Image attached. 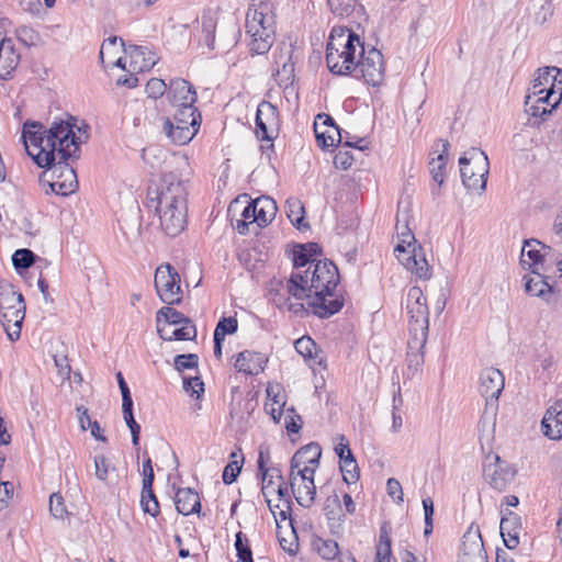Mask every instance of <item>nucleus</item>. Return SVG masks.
Listing matches in <instances>:
<instances>
[{
  "mask_svg": "<svg viewBox=\"0 0 562 562\" xmlns=\"http://www.w3.org/2000/svg\"><path fill=\"white\" fill-rule=\"evenodd\" d=\"M22 140L27 154L38 167H49L58 157H77L79 145L74 125L68 121L54 122L49 128L35 121L23 124Z\"/></svg>",
  "mask_w": 562,
  "mask_h": 562,
  "instance_id": "obj_1",
  "label": "nucleus"
},
{
  "mask_svg": "<svg viewBox=\"0 0 562 562\" xmlns=\"http://www.w3.org/2000/svg\"><path fill=\"white\" fill-rule=\"evenodd\" d=\"M150 206L155 209L160 227L167 236L179 235L187 225L188 188L177 175L165 173L159 187L149 192Z\"/></svg>",
  "mask_w": 562,
  "mask_h": 562,
  "instance_id": "obj_2",
  "label": "nucleus"
},
{
  "mask_svg": "<svg viewBox=\"0 0 562 562\" xmlns=\"http://www.w3.org/2000/svg\"><path fill=\"white\" fill-rule=\"evenodd\" d=\"M363 44L359 35L342 26H335L326 45L328 69L339 76L350 75L357 69V56Z\"/></svg>",
  "mask_w": 562,
  "mask_h": 562,
  "instance_id": "obj_3",
  "label": "nucleus"
},
{
  "mask_svg": "<svg viewBox=\"0 0 562 562\" xmlns=\"http://www.w3.org/2000/svg\"><path fill=\"white\" fill-rule=\"evenodd\" d=\"M276 15L272 2H252L246 14V33L248 46L252 54L269 52L274 42Z\"/></svg>",
  "mask_w": 562,
  "mask_h": 562,
  "instance_id": "obj_4",
  "label": "nucleus"
},
{
  "mask_svg": "<svg viewBox=\"0 0 562 562\" xmlns=\"http://www.w3.org/2000/svg\"><path fill=\"white\" fill-rule=\"evenodd\" d=\"M302 272H292L291 277L286 280L274 279L270 282L269 300L279 310H286L294 315L307 313L305 304L306 300L305 290L302 283Z\"/></svg>",
  "mask_w": 562,
  "mask_h": 562,
  "instance_id": "obj_5",
  "label": "nucleus"
},
{
  "mask_svg": "<svg viewBox=\"0 0 562 562\" xmlns=\"http://www.w3.org/2000/svg\"><path fill=\"white\" fill-rule=\"evenodd\" d=\"M407 314L409 315L408 345L411 348L423 350L427 342L429 329V311L426 297L418 286H412L407 292L406 303Z\"/></svg>",
  "mask_w": 562,
  "mask_h": 562,
  "instance_id": "obj_6",
  "label": "nucleus"
},
{
  "mask_svg": "<svg viewBox=\"0 0 562 562\" xmlns=\"http://www.w3.org/2000/svg\"><path fill=\"white\" fill-rule=\"evenodd\" d=\"M25 317V303L23 295L12 285L0 286V323L11 341L21 336L22 324Z\"/></svg>",
  "mask_w": 562,
  "mask_h": 562,
  "instance_id": "obj_7",
  "label": "nucleus"
},
{
  "mask_svg": "<svg viewBox=\"0 0 562 562\" xmlns=\"http://www.w3.org/2000/svg\"><path fill=\"white\" fill-rule=\"evenodd\" d=\"M201 126V114L195 106L175 109L172 119L166 117L164 132L177 145L188 144Z\"/></svg>",
  "mask_w": 562,
  "mask_h": 562,
  "instance_id": "obj_8",
  "label": "nucleus"
},
{
  "mask_svg": "<svg viewBox=\"0 0 562 562\" xmlns=\"http://www.w3.org/2000/svg\"><path fill=\"white\" fill-rule=\"evenodd\" d=\"M459 164L463 186L480 194L484 192L490 171L486 154L479 148H471L460 157Z\"/></svg>",
  "mask_w": 562,
  "mask_h": 562,
  "instance_id": "obj_9",
  "label": "nucleus"
},
{
  "mask_svg": "<svg viewBox=\"0 0 562 562\" xmlns=\"http://www.w3.org/2000/svg\"><path fill=\"white\" fill-rule=\"evenodd\" d=\"M339 282V273L335 263L330 260H318L314 266L307 267L302 272V283L306 297L319 294L328 290H336Z\"/></svg>",
  "mask_w": 562,
  "mask_h": 562,
  "instance_id": "obj_10",
  "label": "nucleus"
},
{
  "mask_svg": "<svg viewBox=\"0 0 562 562\" xmlns=\"http://www.w3.org/2000/svg\"><path fill=\"white\" fill-rule=\"evenodd\" d=\"M155 289L160 300L176 304L181 300L180 277L169 263L160 265L155 272Z\"/></svg>",
  "mask_w": 562,
  "mask_h": 562,
  "instance_id": "obj_11",
  "label": "nucleus"
},
{
  "mask_svg": "<svg viewBox=\"0 0 562 562\" xmlns=\"http://www.w3.org/2000/svg\"><path fill=\"white\" fill-rule=\"evenodd\" d=\"M48 168H52L53 180L47 183L48 189L45 190L47 194L54 192L66 196L77 190V175L75 169L69 166L68 159H60L58 157Z\"/></svg>",
  "mask_w": 562,
  "mask_h": 562,
  "instance_id": "obj_12",
  "label": "nucleus"
},
{
  "mask_svg": "<svg viewBox=\"0 0 562 562\" xmlns=\"http://www.w3.org/2000/svg\"><path fill=\"white\" fill-rule=\"evenodd\" d=\"M360 59L357 60V68L368 85L380 86L384 80L385 66L382 53L371 47L366 50L364 46L359 50Z\"/></svg>",
  "mask_w": 562,
  "mask_h": 562,
  "instance_id": "obj_13",
  "label": "nucleus"
},
{
  "mask_svg": "<svg viewBox=\"0 0 562 562\" xmlns=\"http://www.w3.org/2000/svg\"><path fill=\"white\" fill-rule=\"evenodd\" d=\"M314 476V473L302 472L301 470H290L289 473L291 492L296 502L305 508H310L315 502L316 486Z\"/></svg>",
  "mask_w": 562,
  "mask_h": 562,
  "instance_id": "obj_14",
  "label": "nucleus"
},
{
  "mask_svg": "<svg viewBox=\"0 0 562 562\" xmlns=\"http://www.w3.org/2000/svg\"><path fill=\"white\" fill-rule=\"evenodd\" d=\"M279 128L278 109L268 101L259 103L256 112V135L262 140H272Z\"/></svg>",
  "mask_w": 562,
  "mask_h": 562,
  "instance_id": "obj_15",
  "label": "nucleus"
},
{
  "mask_svg": "<svg viewBox=\"0 0 562 562\" xmlns=\"http://www.w3.org/2000/svg\"><path fill=\"white\" fill-rule=\"evenodd\" d=\"M307 312L311 311L313 314L321 318H327L338 313L344 306V299L336 293V290H328L319 294H314L306 297Z\"/></svg>",
  "mask_w": 562,
  "mask_h": 562,
  "instance_id": "obj_16",
  "label": "nucleus"
},
{
  "mask_svg": "<svg viewBox=\"0 0 562 562\" xmlns=\"http://www.w3.org/2000/svg\"><path fill=\"white\" fill-rule=\"evenodd\" d=\"M548 90L562 91V70L557 67L539 69L529 89L528 99L547 92Z\"/></svg>",
  "mask_w": 562,
  "mask_h": 562,
  "instance_id": "obj_17",
  "label": "nucleus"
},
{
  "mask_svg": "<svg viewBox=\"0 0 562 562\" xmlns=\"http://www.w3.org/2000/svg\"><path fill=\"white\" fill-rule=\"evenodd\" d=\"M314 132L317 144L323 149L333 147L342 140L338 126L328 114H318L316 116Z\"/></svg>",
  "mask_w": 562,
  "mask_h": 562,
  "instance_id": "obj_18",
  "label": "nucleus"
},
{
  "mask_svg": "<svg viewBox=\"0 0 562 562\" xmlns=\"http://www.w3.org/2000/svg\"><path fill=\"white\" fill-rule=\"evenodd\" d=\"M484 474L493 488L504 491L514 480L515 470L498 456H494V462H490L485 467Z\"/></svg>",
  "mask_w": 562,
  "mask_h": 562,
  "instance_id": "obj_19",
  "label": "nucleus"
},
{
  "mask_svg": "<svg viewBox=\"0 0 562 562\" xmlns=\"http://www.w3.org/2000/svg\"><path fill=\"white\" fill-rule=\"evenodd\" d=\"M167 97L175 109L194 106L198 98L194 87L189 81L181 78L170 81Z\"/></svg>",
  "mask_w": 562,
  "mask_h": 562,
  "instance_id": "obj_20",
  "label": "nucleus"
},
{
  "mask_svg": "<svg viewBox=\"0 0 562 562\" xmlns=\"http://www.w3.org/2000/svg\"><path fill=\"white\" fill-rule=\"evenodd\" d=\"M562 101V91L548 90L535 95V99L526 97V111L532 116H543L551 113Z\"/></svg>",
  "mask_w": 562,
  "mask_h": 562,
  "instance_id": "obj_21",
  "label": "nucleus"
},
{
  "mask_svg": "<svg viewBox=\"0 0 562 562\" xmlns=\"http://www.w3.org/2000/svg\"><path fill=\"white\" fill-rule=\"evenodd\" d=\"M322 449L317 443H308L299 449L291 459L290 470H301L302 472H316L319 465Z\"/></svg>",
  "mask_w": 562,
  "mask_h": 562,
  "instance_id": "obj_22",
  "label": "nucleus"
},
{
  "mask_svg": "<svg viewBox=\"0 0 562 562\" xmlns=\"http://www.w3.org/2000/svg\"><path fill=\"white\" fill-rule=\"evenodd\" d=\"M459 562H487L484 543L479 528L475 531L470 528L463 536L462 554Z\"/></svg>",
  "mask_w": 562,
  "mask_h": 562,
  "instance_id": "obj_23",
  "label": "nucleus"
},
{
  "mask_svg": "<svg viewBox=\"0 0 562 562\" xmlns=\"http://www.w3.org/2000/svg\"><path fill=\"white\" fill-rule=\"evenodd\" d=\"M504 385V376L498 369L485 368L481 371L479 390L486 400L498 398Z\"/></svg>",
  "mask_w": 562,
  "mask_h": 562,
  "instance_id": "obj_24",
  "label": "nucleus"
},
{
  "mask_svg": "<svg viewBox=\"0 0 562 562\" xmlns=\"http://www.w3.org/2000/svg\"><path fill=\"white\" fill-rule=\"evenodd\" d=\"M521 528L520 517L516 513L509 509L503 512L499 530L504 543L509 550H513L518 546Z\"/></svg>",
  "mask_w": 562,
  "mask_h": 562,
  "instance_id": "obj_25",
  "label": "nucleus"
},
{
  "mask_svg": "<svg viewBox=\"0 0 562 562\" xmlns=\"http://www.w3.org/2000/svg\"><path fill=\"white\" fill-rule=\"evenodd\" d=\"M130 57V71L143 72L151 69L158 61L156 53L149 50L145 46L130 45L124 48Z\"/></svg>",
  "mask_w": 562,
  "mask_h": 562,
  "instance_id": "obj_26",
  "label": "nucleus"
},
{
  "mask_svg": "<svg viewBox=\"0 0 562 562\" xmlns=\"http://www.w3.org/2000/svg\"><path fill=\"white\" fill-rule=\"evenodd\" d=\"M267 361L265 355L260 352L244 350L238 353L235 368L238 372L257 375L265 370Z\"/></svg>",
  "mask_w": 562,
  "mask_h": 562,
  "instance_id": "obj_27",
  "label": "nucleus"
},
{
  "mask_svg": "<svg viewBox=\"0 0 562 562\" xmlns=\"http://www.w3.org/2000/svg\"><path fill=\"white\" fill-rule=\"evenodd\" d=\"M543 434L553 440L562 439V400L547 409L542 419Z\"/></svg>",
  "mask_w": 562,
  "mask_h": 562,
  "instance_id": "obj_28",
  "label": "nucleus"
},
{
  "mask_svg": "<svg viewBox=\"0 0 562 562\" xmlns=\"http://www.w3.org/2000/svg\"><path fill=\"white\" fill-rule=\"evenodd\" d=\"M261 476V493L265 497V501L274 517H277V512L272 507V502L270 495L274 494V487L277 484L283 480L281 470L278 467H270L265 470L258 471Z\"/></svg>",
  "mask_w": 562,
  "mask_h": 562,
  "instance_id": "obj_29",
  "label": "nucleus"
},
{
  "mask_svg": "<svg viewBox=\"0 0 562 562\" xmlns=\"http://www.w3.org/2000/svg\"><path fill=\"white\" fill-rule=\"evenodd\" d=\"M273 63L277 75L289 80L294 71L291 46L286 44L279 45L273 52Z\"/></svg>",
  "mask_w": 562,
  "mask_h": 562,
  "instance_id": "obj_30",
  "label": "nucleus"
},
{
  "mask_svg": "<svg viewBox=\"0 0 562 562\" xmlns=\"http://www.w3.org/2000/svg\"><path fill=\"white\" fill-rule=\"evenodd\" d=\"M176 508L179 514L188 516L193 513H199L201 503L199 494L192 488H179L176 493Z\"/></svg>",
  "mask_w": 562,
  "mask_h": 562,
  "instance_id": "obj_31",
  "label": "nucleus"
},
{
  "mask_svg": "<svg viewBox=\"0 0 562 562\" xmlns=\"http://www.w3.org/2000/svg\"><path fill=\"white\" fill-rule=\"evenodd\" d=\"M252 212H257V224L258 226L268 225L276 216L278 207L276 201L270 198L262 195L251 202Z\"/></svg>",
  "mask_w": 562,
  "mask_h": 562,
  "instance_id": "obj_32",
  "label": "nucleus"
},
{
  "mask_svg": "<svg viewBox=\"0 0 562 562\" xmlns=\"http://www.w3.org/2000/svg\"><path fill=\"white\" fill-rule=\"evenodd\" d=\"M525 290L528 294L541 297L547 302H549L552 293L551 285H549V283L539 273L526 278Z\"/></svg>",
  "mask_w": 562,
  "mask_h": 562,
  "instance_id": "obj_33",
  "label": "nucleus"
},
{
  "mask_svg": "<svg viewBox=\"0 0 562 562\" xmlns=\"http://www.w3.org/2000/svg\"><path fill=\"white\" fill-rule=\"evenodd\" d=\"M267 394L269 402L265 404V409L276 423H279L285 405L284 400L280 396L279 386H268Z\"/></svg>",
  "mask_w": 562,
  "mask_h": 562,
  "instance_id": "obj_34",
  "label": "nucleus"
},
{
  "mask_svg": "<svg viewBox=\"0 0 562 562\" xmlns=\"http://www.w3.org/2000/svg\"><path fill=\"white\" fill-rule=\"evenodd\" d=\"M406 270L411 271L419 279H430L431 269L420 247H418V254L415 257H412L411 265L407 267Z\"/></svg>",
  "mask_w": 562,
  "mask_h": 562,
  "instance_id": "obj_35",
  "label": "nucleus"
},
{
  "mask_svg": "<svg viewBox=\"0 0 562 562\" xmlns=\"http://www.w3.org/2000/svg\"><path fill=\"white\" fill-rule=\"evenodd\" d=\"M140 506L144 513L156 517L159 514V503L153 491V484H143Z\"/></svg>",
  "mask_w": 562,
  "mask_h": 562,
  "instance_id": "obj_36",
  "label": "nucleus"
},
{
  "mask_svg": "<svg viewBox=\"0 0 562 562\" xmlns=\"http://www.w3.org/2000/svg\"><path fill=\"white\" fill-rule=\"evenodd\" d=\"M285 212L286 216L290 220V222L296 226L297 228H301L304 221V206L302 202L296 198H290L285 202Z\"/></svg>",
  "mask_w": 562,
  "mask_h": 562,
  "instance_id": "obj_37",
  "label": "nucleus"
},
{
  "mask_svg": "<svg viewBox=\"0 0 562 562\" xmlns=\"http://www.w3.org/2000/svg\"><path fill=\"white\" fill-rule=\"evenodd\" d=\"M313 547L324 560H334L339 553L338 543L331 539L317 538Z\"/></svg>",
  "mask_w": 562,
  "mask_h": 562,
  "instance_id": "obj_38",
  "label": "nucleus"
},
{
  "mask_svg": "<svg viewBox=\"0 0 562 562\" xmlns=\"http://www.w3.org/2000/svg\"><path fill=\"white\" fill-rule=\"evenodd\" d=\"M442 147H443L442 153L439 154L438 157L436 159H432L429 164L430 165V173L432 176V179L439 186H441L443 182V169L447 164L449 143L443 142Z\"/></svg>",
  "mask_w": 562,
  "mask_h": 562,
  "instance_id": "obj_39",
  "label": "nucleus"
},
{
  "mask_svg": "<svg viewBox=\"0 0 562 562\" xmlns=\"http://www.w3.org/2000/svg\"><path fill=\"white\" fill-rule=\"evenodd\" d=\"M184 321L191 319L170 306L161 307L156 314V323L164 322L173 326H178L180 324H184Z\"/></svg>",
  "mask_w": 562,
  "mask_h": 562,
  "instance_id": "obj_40",
  "label": "nucleus"
},
{
  "mask_svg": "<svg viewBox=\"0 0 562 562\" xmlns=\"http://www.w3.org/2000/svg\"><path fill=\"white\" fill-rule=\"evenodd\" d=\"M342 479L347 484L356 483L359 475V468L355 457H350L347 460L339 462Z\"/></svg>",
  "mask_w": 562,
  "mask_h": 562,
  "instance_id": "obj_41",
  "label": "nucleus"
},
{
  "mask_svg": "<svg viewBox=\"0 0 562 562\" xmlns=\"http://www.w3.org/2000/svg\"><path fill=\"white\" fill-rule=\"evenodd\" d=\"M235 549L239 562H254L248 539L241 531L236 533Z\"/></svg>",
  "mask_w": 562,
  "mask_h": 562,
  "instance_id": "obj_42",
  "label": "nucleus"
},
{
  "mask_svg": "<svg viewBox=\"0 0 562 562\" xmlns=\"http://www.w3.org/2000/svg\"><path fill=\"white\" fill-rule=\"evenodd\" d=\"M395 256L397 260L403 265L405 269L411 265L412 257H415L418 254V248L416 247V243L412 246H408L403 243H397L394 248Z\"/></svg>",
  "mask_w": 562,
  "mask_h": 562,
  "instance_id": "obj_43",
  "label": "nucleus"
},
{
  "mask_svg": "<svg viewBox=\"0 0 562 562\" xmlns=\"http://www.w3.org/2000/svg\"><path fill=\"white\" fill-rule=\"evenodd\" d=\"M292 260L295 271L294 272H303L302 268L308 266L313 267L314 262L310 258L306 249L302 244L295 245L292 251Z\"/></svg>",
  "mask_w": 562,
  "mask_h": 562,
  "instance_id": "obj_44",
  "label": "nucleus"
},
{
  "mask_svg": "<svg viewBox=\"0 0 562 562\" xmlns=\"http://www.w3.org/2000/svg\"><path fill=\"white\" fill-rule=\"evenodd\" d=\"M537 245H540L537 240H527L521 249V262L528 263L529 266L536 265L541 259L540 251L536 248Z\"/></svg>",
  "mask_w": 562,
  "mask_h": 562,
  "instance_id": "obj_45",
  "label": "nucleus"
},
{
  "mask_svg": "<svg viewBox=\"0 0 562 562\" xmlns=\"http://www.w3.org/2000/svg\"><path fill=\"white\" fill-rule=\"evenodd\" d=\"M231 458L233 459L223 471V481L225 484H232L236 481L238 474L241 470V464L244 461V458L241 457L240 461L236 460L237 452H232Z\"/></svg>",
  "mask_w": 562,
  "mask_h": 562,
  "instance_id": "obj_46",
  "label": "nucleus"
},
{
  "mask_svg": "<svg viewBox=\"0 0 562 562\" xmlns=\"http://www.w3.org/2000/svg\"><path fill=\"white\" fill-rule=\"evenodd\" d=\"M238 322L235 317H223L216 325L214 337L225 339L226 335H232L237 331Z\"/></svg>",
  "mask_w": 562,
  "mask_h": 562,
  "instance_id": "obj_47",
  "label": "nucleus"
},
{
  "mask_svg": "<svg viewBox=\"0 0 562 562\" xmlns=\"http://www.w3.org/2000/svg\"><path fill=\"white\" fill-rule=\"evenodd\" d=\"M216 20L212 14H205L202 18V33L204 34V42L209 48H214Z\"/></svg>",
  "mask_w": 562,
  "mask_h": 562,
  "instance_id": "obj_48",
  "label": "nucleus"
},
{
  "mask_svg": "<svg viewBox=\"0 0 562 562\" xmlns=\"http://www.w3.org/2000/svg\"><path fill=\"white\" fill-rule=\"evenodd\" d=\"M34 252L26 248L15 250L12 256V262L16 269H27L34 263Z\"/></svg>",
  "mask_w": 562,
  "mask_h": 562,
  "instance_id": "obj_49",
  "label": "nucleus"
},
{
  "mask_svg": "<svg viewBox=\"0 0 562 562\" xmlns=\"http://www.w3.org/2000/svg\"><path fill=\"white\" fill-rule=\"evenodd\" d=\"M535 15V22L542 24L553 14L552 2H535L529 9Z\"/></svg>",
  "mask_w": 562,
  "mask_h": 562,
  "instance_id": "obj_50",
  "label": "nucleus"
},
{
  "mask_svg": "<svg viewBox=\"0 0 562 562\" xmlns=\"http://www.w3.org/2000/svg\"><path fill=\"white\" fill-rule=\"evenodd\" d=\"M397 236L400 237L398 243L406 244L412 246L416 243L415 236L411 228L407 225V218L404 216L403 221L400 218V214H397V222L395 225Z\"/></svg>",
  "mask_w": 562,
  "mask_h": 562,
  "instance_id": "obj_51",
  "label": "nucleus"
},
{
  "mask_svg": "<svg viewBox=\"0 0 562 562\" xmlns=\"http://www.w3.org/2000/svg\"><path fill=\"white\" fill-rule=\"evenodd\" d=\"M295 350L304 359H313L316 353V344L311 337H301L294 344Z\"/></svg>",
  "mask_w": 562,
  "mask_h": 562,
  "instance_id": "obj_52",
  "label": "nucleus"
},
{
  "mask_svg": "<svg viewBox=\"0 0 562 562\" xmlns=\"http://www.w3.org/2000/svg\"><path fill=\"white\" fill-rule=\"evenodd\" d=\"M15 34L21 43L25 46H36L41 42L40 34L29 26H20L16 29Z\"/></svg>",
  "mask_w": 562,
  "mask_h": 562,
  "instance_id": "obj_53",
  "label": "nucleus"
},
{
  "mask_svg": "<svg viewBox=\"0 0 562 562\" xmlns=\"http://www.w3.org/2000/svg\"><path fill=\"white\" fill-rule=\"evenodd\" d=\"M94 469L97 479L102 482H105L109 473L114 471V467L111 465L110 461L104 456L94 457Z\"/></svg>",
  "mask_w": 562,
  "mask_h": 562,
  "instance_id": "obj_54",
  "label": "nucleus"
},
{
  "mask_svg": "<svg viewBox=\"0 0 562 562\" xmlns=\"http://www.w3.org/2000/svg\"><path fill=\"white\" fill-rule=\"evenodd\" d=\"M26 7L23 8L24 11L29 12L32 16L36 19H45L47 11L52 9L55 2H25Z\"/></svg>",
  "mask_w": 562,
  "mask_h": 562,
  "instance_id": "obj_55",
  "label": "nucleus"
},
{
  "mask_svg": "<svg viewBox=\"0 0 562 562\" xmlns=\"http://www.w3.org/2000/svg\"><path fill=\"white\" fill-rule=\"evenodd\" d=\"M145 91L149 98L158 99L166 93L167 85L160 78H151L147 81Z\"/></svg>",
  "mask_w": 562,
  "mask_h": 562,
  "instance_id": "obj_56",
  "label": "nucleus"
},
{
  "mask_svg": "<svg viewBox=\"0 0 562 562\" xmlns=\"http://www.w3.org/2000/svg\"><path fill=\"white\" fill-rule=\"evenodd\" d=\"M180 327L175 328V340H192L196 337V328L192 321H184Z\"/></svg>",
  "mask_w": 562,
  "mask_h": 562,
  "instance_id": "obj_57",
  "label": "nucleus"
},
{
  "mask_svg": "<svg viewBox=\"0 0 562 562\" xmlns=\"http://www.w3.org/2000/svg\"><path fill=\"white\" fill-rule=\"evenodd\" d=\"M49 512L55 518H64L67 515V509L64 498L58 493H53L49 497Z\"/></svg>",
  "mask_w": 562,
  "mask_h": 562,
  "instance_id": "obj_58",
  "label": "nucleus"
},
{
  "mask_svg": "<svg viewBox=\"0 0 562 562\" xmlns=\"http://www.w3.org/2000/svg\"><path fill=\"white\" fill-rule=\"evenodd\" d=\"M199 357L194 353L178 355L175 357V368L182 372L186 369H194L198 367Z\"/></svg>",
  "mask_w": 562,
  "mask_h": 562,
  "instance_id": "obj_59",
  "label": "nucleus"
},
{
  "mask_svg": "<svg viewBox=\"0 0 562 562\" xmlns=\"http://www.w3.org/2000/svg\"><path fill=\"white\" fill-rule=\"evenodd\" d=\"M423 507L425 513V529L424 535L429 536L432 532L434 522V502L430 497H426L423 499Z\"/></svg>",
  "mask_w": 562,
  "mask_h": 562,
  "instance_id": "obj_60",
  "label": "nucleus"
},
{
  "mask_svg": "<svg viewBox=\"0 0 562 562\" xmlns=\"http://www.w3.org/2000/svg\"><path fill=\"white\" fill-rule=\"evenodd\" d=\"M203 382L199 376L184 378L183 390L190 395H196L199 397L204 392Z\"/></svg>",
  "mask_w": 562,
  "mask_h": 562,
  "instance_id": "obj_61",
  "label": "nucleus"
},
{
  "mask_svg": "<svg viewBox=\"0 0 562 562\" xmlns=\"http://www.w3.org/2000/svg\"><path fill=\"white\" fill-rule=\"evenodd\" d=\"M336 454L339 457V462L347 460L350 457H353L351 449L349 448V442L347 438L341 435L338 438V442L334 448Z\"/></svg>",
  "mask_w": 562,
  "mask_h": 562,
  "instance_id": "obj_62",
  "label": "nucleus"
},
{
  "mask_svg": "<svg viewBox=\"0 0 562 562\" xmlns=\"http://www.w3.org/2000/svg\"><path fill=\"white\" fill-rule=\"evenodd\" d=\"M13 495V484L9 481L0 482V512L8 507Z\"/></svg>",
  "mask_w": 562,
  "mask_h": 562,
  "instance_id": "obj_63",
  "label": "nucleus"
},
{
  "mask_svg": "<svg viewBox=\"0 0 562 562\" xmlns=\"http://www.w3.org/2000/svg\"><path fill=\"white\" fill-rule=\"evenodd\" d=\"M386 486L387 493L397 503L403 502V490L401 483L396 479H389Z\"/></svg>",
  "mask_w": 562,
  "mask_h": 562,
  "instance_id": "obj_64",
  "label": "nucleus"
}]
</instances>
